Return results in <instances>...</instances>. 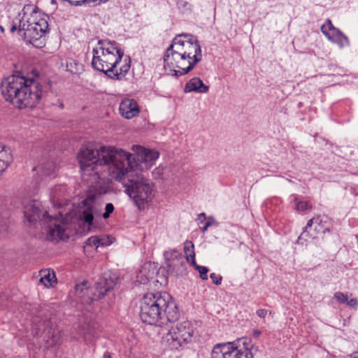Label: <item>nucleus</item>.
Returning <instances> with one entry per match:
<instances>
[{"label":"nucleus","mask_w":358,"mask_h":358,"mask_svg":"<svg viewBox=\"0 0 358 358\" xmlns=\"http://www.w3.org/2000/svg\"><path fill=\"white\" fill-rule=\"evenodd\" d=\"M164 256L166 265L170 271H174L182 263V255L177 250L166 251Z\"/></svg>","instance_id":"a211bd4d"},{"label":"nucleus","mask_w":358,"mask_h":358,"mask_svg":"<svg viewBox=\"0 0 358 358\" xmlns=\"http://www.w3.org/2000/svg\"><path fill=\"white\" fill-rule=\"evenodd\" d=\"M204 226L207 227V229L210 227V225L206 222L204 223Z\"/></svg>","instance_id":"37998d69"},{"label":"nucleus","mask_w":358,"mask_h":358,"mask_svg":"<svg viewBox=\"0 0 358 358\" xmlns=\"http://www.w3.org/2000/svg\"><path fill=\"white\" fill-rule=\"evenodd\" d=\"M90 247H94L95 249L99 248V240L97 236H91L87 239L86 244L84 246V250H86Z\"/></svg>","instance_id":"c85d7f7f"},{"label":"nucleus","mask_w":358,"mask_h":358,"mask_svg":"<svg viewBox=\"0 0 358 358\" xmlns=\"http://www.w3.org/2000/svg\"><path fill=\"white\" fill-rule=\"evenodd\" d=\"M59 216H60L61 217H62V216H63L62 212L59 211Z\"/></svg>","instance_id":"a18cd8bd"},{"label":"nucleus","mask_w":358,"mask_h":358,"mask_svg":"<svg viewBox=\"0 0 358 358\" xmlns=\"http://www.w3.org/2000/svg\"><path fill=\"white\" fill-rule=\"evenodd\" d=\"M117 277L115 274H104L96 282L94 291L90 289L86 282L76 285L75 291L77 296L83 303H90L97 301L110 291L116 285Z\"/></svg>","instance_id":"6e6552de"},{"label":"nucleus","mask_w":358,"mask_h":358,"mask_svg":"<svg viewBox=\"0 0 358 358\" xmlns=\"http://www.w3.org/2000/svg\"><path fill=\"white\" fill-rule=\"evenodd\" d=\"M113 238L107 235L98 236L99 247H103L110 245L113 242Z\"/></svg>","instance_id":"cd10ccee"},{"label":"nucleus","mask_w":358,"mask_h":358,"mask_svg":"<svg viewBox=\"0 0 358 358\" xmlns=\"http://www.w3.org/2000/svg\"><path fill=\"white\" fill-rule=\"evenodd\" d=\"M334 298L340 303H346L348 299V295L341 292H337L334 294Z\"/></svg>","instance_id":"7c9ffc66"},{"label":"nucleus","mask_w":358,"mask_h":358,"mask_svg":"<svg viewBox=\"0 0 358 358\" xmlns=\"http://www.w3.org/2000/svg\"><path fill=\"white\" fill-rule=\"evenodd\" d=\"M39 282L44 287H53L57 284V278L53 270L50 268L41 270L39 272Z\"/></svg>","instance_id":"4be33fe9"},{"label":"nucleus","mask_w":358,"mask_h":358,"mask_svg":"<svg viewBox=\"0 0 358 358\" xmlns=\"http://www.w3.org/2000/svg\"><path fill=\"white\" fill-rule=\"evenodd\" d=\"M0 29L1 31V32H4V28L2 27V26H0Z\"/></svg>","instance_id":"c03bdc74"},{"label":"nucleus","mask_w":358,"mask_h":358,"mask_svg":"<svg viewBox=\"0 0 358 358\" xmlns=\"http://www.w3.org/2000/svg\"><path fill=\"white\" fill-rule=\"evenodd\" d=\"M158 271L157 265L152 262H145L136 274V282L145 285L154 278Z\"/></svg>","instance_id":"f3484780"},{"label":"nucleus","mask_w":358,"mask_h":358,"mask_svg":"<svg viewBox=\"0 0 358 358\" xmlns=\"http://www.w3.org/2000/svg\"><path fill=\"white\" fill-rule=\"evenodd\" d=\"M81 334L86 343H92L96 336L95 324L94 323L87 324L83 328Z\"/></svg>","instance_id":"b1692460"},{"label":"nucleus","mask_w":358,"mask_h":358,"mask_svg":"<svg viewBox=\"0 0 358 358\" xmlns=\"http://www.w3.org/2000/svg\"><path fill=\"white\" fill-rule=\"evenodd\" d=\"M347 358H358V350L347 356Z\"/></svg>","instance_id":"4c0bfd02"},{"label":"nucleus","mask_w":358,"mask_h":358,"mask_svg":"<svg viewBox=\"0 0 358 358\" xmlns=\"http://www.w3.org/2000/svg\"><path fill=\"white\" fill-rule=\"evenodd\" d=\"M199 220H201V222H203L206 220V215H205V213H202L201 214L199 215Z\"/></svg>","instance_id":"58836bf2"},{"label":"nucleus","mask_w":358,"mask_h":358,"mask_svg":"<svg viewBox=\"0 0 358 358\" xmlns=\"http://www.w3.org/2000/svg\"><path fill=\"white\" fill-rule=\"evenodd\" d=\"M48 16L38 12L35 7L26 5L13 22L10 32L17 30L18 35L34 47L45 45V34L49 31Z\"/></svg>","instance_id":"423d86ee"},{"label":"nucleus","mask_w":358,"mask_h":358,"mask_svg":"<svg viewBox=\"0 0 358 358\" xmlns=\"http://www.w3.org/2000/svg\"><path fill=\"white\" fill-rule=\"evenodd\" d=\"M108 0H83V1H71V0H69V3L72 5V6H81L82 4H83L85 2H87V3H101V2H106Z\"/></svg>","instance_id":"c756f323"},{"label":"nucleus","mask_w":358,"mask_h":358,"mask_svg":"<svg viewBox=\"0 0 358 358\" xmlns=\"http://www.w3.org/2000/svg\"><path fill=\"white\" fill-rule=\"evenodd\" d=\"M124 57L120 44L108 40L99 41L93 49L92 65L113 79L120 80L130 69V58Z\"/></svg>","instance_id":"7ed1b4c3"},{"label":"nucleus","mask_w":358,"mask_h":358,"mask_svg":"<svg viewBox=\"0 0 358 358\" xmlns=\"http://www.w3.org/2000/svg\"><path fill=\"white\" fill-rule=\"evenodd\" d=\"M1 91L6 101L19 108L35 107L43 94L38 81L17 75L8 76L2 81Z\"/></svg>","instance_id":"39448f33"},{"label":"nucleus","mask_w":358,"mask_h":358,"mask_svg":"<svg viewBox=\"0 0 358 358\" xmlns=\"http://www.w3.org/2000/svg\"><path fill=\"white\" fill-rule=\"evenodd\" d=\"M269 314H270L271 315H272V316H273V315H274V312H273V311H269Z\"/></svg>","instance_id":"49530a36"},{"label":"nucleus","mask_w":358,"mask_h":358,"mask_svg":"<svg viewBox=\"0 0 358 358\" xmlns=\"http://www.w3.org/2000/svg\"><path fill=\"white\" fill-rule=\"evenodd\" d=\"M201 59V48L197 38L191 34H179L173 39L164 54V68L176 76H182L189 72Z\"/></svg>","instance_id":"f03ea898"},{"label":"nucleus","mask_w":358,"mask_h":358,"mask_svg":"<svg viewBox=\"0 0 358 358\" xmlns=\"http://www.w3.org/2000/svg\"><path fill=\"white\" fill-rule=\"evenodd\" d=\"M193 335V328L189 321L178 322L171 327L164 337V342L171 350H178L189 343Z\"/></svg>","instance_id":"1a4fd4ad"},{"label":"nucleus","mask_w":358,"mask_h":358,"mask_svg":"<svg viewBox=\"0 0 358 358\" xmlns=\"http://www.w3.org/2000/svg\"><path fill=\"white\" fill-rule=\"evenodd\" d=\"M196 268L199 271V273L200 274V277L202 280L208 279L207 273L208 272V269L206 267L197 265V266H196Z\"/></svg>","instance_id":"2f4dec72"},{"label":"nucleus","mask_w":358,"mask_h":358,"mask_svg":"<svg viewBox=\"0 0 358 358\" xmlns=\"http://www.w3.org/2000/svg\"><path fill=\"white\" fill-rule=\"evenodd\" d=\"M66 70L71 73H80L83 71V65L77 61L70 59L66 62Z\"/></svg>","instance_id":"a878e982"},{"label":"nucleus","mask_w":358,"mask_h":358,"mask_svg":"<svg viewBox=\"0 0 358 358\" xmlns=\"http://www.w3.org/2000/svg\"><path fill=\"white\" fill-rule=\"evenodd\" d=\"M66 188L63 185H58L52 189L50 200L55 207L62 208L66 203Z\"/></svg>","instance_id":"6ab92c4d"},{"label":"nucleus","mask_w":358,"mask_h":358,"mask_svg":"<svg viewBox=\"0 0 358 358\" xmlns=\"http://www.w3.org/2000/svg\"><path fill=\"white\" fill-rule=\"evenodd\" d=\"M99 211V203L94 196H87L82 203L79 209V217L89 226L92 225L94 216Z\"/></svg>","instance_id":"2eb2a0df"},{"label":"nucleus","mask_w":358,"mask_h":358,"mask_svg":"<svg viewBox=\"0 0 358 358\" xmlns=\"http://www.w3.org/2000/svg\"><path fill=\"white\" fill-rule=\"evenodd\" d=\"M41 204L38 201L33 200L27 203L24 206V217L29 224L34 223L40 220L46 225L48 238L53 240L64 239L68 238L66 234L67 224L63 219L52 217L45 211L41 216Z\"/></svg>","instance_id":"0eeeda50"},{"label":"nucleus","mask_w":358,"mask_h":358,"mask_svg":"<svg viewBox=\"0 0 358 358\" xmlns=\"http://www.w3.org/2000/svg\"><path fill=\"white\" fill-rule=\"evenodd\" d=\"M131 150L136 156L132 157V155L128 152L130 155L129 161L134 169L140 173L152 167L159 157V152L157 150L146 148L141 145H134Z\"/></svg>","instance_id":"9b49d317"},{"label":"nucleus","mask_w":358,"mask_h":358,"mask_svg":"<svg viewBox=\"0 0 358 358\" xmlns=\"http://www.w3.org/2000/svg\"><path fill=\"white\" fill-rule=\"evenodd\" d=\"M103 358H111V357L108 352H106L104 353Z\"/></svg>","instance_id":"a19ab883"},{"label":"nucleus","mask_w":358,"mask_h":358,"mask_svg":"<svg viewBox=\"0 0 358 358\" xmlns=\"http://www.w3.org/2000/svg\"><path fill=\"white\" fill-rule=\"evenodd\" d=\"M36 171L43 176L55 178L57 170L55 162L52 160H46L35 168Z\"/></svg>","instance_id":"412c9836"},{"label":"nucleus","mask_w":358,"mask_h":358,"mask_svg":"<svg viewBox=\"0 0 358 358\" xmlns=\"http://www.w3.org/2000/svg\"><path fill=\"white\" fill-rule=\"evenodd\" d=\"M321 31L329 41L336 44L340 48L349 46L350 44L348 36L335 27L329 19H327L322 25Z\"/></svg>","instance_id":"4468645a"},{"label":"nucleus","mask_w":358,"mask_h":358,"mask_svg":"<svg viewBox=\"0 0 358 358\" xmlns=\"http://www.w3.org/2000/svg\"><path fill=\"white\" fill-rule=\"evenodd\" d=\"M114 211V206L112 203H108L106 205L105 213L103 214V217L107 219L110 217V214Z\"/></svg>","instance_id":"473e14b6"},{"label":"nucleus","mask_w":358,"mask_h":358,"mask_svg":"<svg viewBox=\"0 0 358 358\" xmlns=\"http://www.w3.org/2000/svg\"><path fill=\"white\" fill-rule=\"evenodd\" d=\"M119 111L124 118L129 120L138 115L140 108L136 100L125 98L120 103Z\"/></svg>","instance_id":"dca6fc26"},{"label":"nucleus","mask_w":358,"mask_h":358,"mask_svg":"<svg viewBox=\"0 0 358 358\" xmlns=\"http://www.w3.org/2000/svg\"><path fill=\"white\" fill-rule=\"evenodd\" d=\"M358 301L356 298L351 297L348 298L346 304L352 308H355L357 306Z\"/></svg>","instance_id":"f704fd0d"},{"label":"nucleus","mask_w":358,"mask_h":358,"mask_svg":"<svg viewBox=\"0 0 358 358\" xmlns=\"http://www.w3.org/2000/svg\"><path fill=\"white\" fill-rule=\"evenodd\" d=\"M211 356L212 358H253L249 344L241 341L215 345Z\"/></svg>","instance_id":"9d476101"},{"label":"nucleus","mask_w":358,"mask_h":358,"mask_svg":"<svg viewBox=\"0 0 358 358\" xmlns=\"http://www.w3.org/2000/svg\"><path fill=\"white\" fill-rule=\"evenodd\" d=\"M330 227L331 222L327 216L314 217L308 222L298 238V242L303 243V241H307L308 238H315L317 235L329 231Z\"/></svg>","instance_id":"f8f14e48"},{"label":"nucleus","mask_w":358,"mask_h":358,"mask_svg":"<svg viewBox=\"0 0 358 358\" xmlns=\"http://www.w3.org/2000/svg\"><path fill=\"white\" fill-rule=\"evenodd\" d=\"M295 209L297 211H306L312 208L311 204L308 201H299L296 198L294 199Z\"/></svg>","instance_id":"bb28decb"},{"label":"nucleus","mask_w":358,"mask_h":358,"mask_svg":"<svg viewBox=\"0 0 358 358\" xmlns=\"http://www.w3.org/2000/svg\"><path fill=\"white\" fill-rule=\"evenodd\" d=\"M260 334H261L260 331H259V330H254L253 331V335H254L255 337H259Z\"/></svg>","instance_id":"ea45409f"},{"label":"nucleus","mask_w":358,"mask_h":358,"mask_svg":"<svg viewBox=\"0 0 358 358\" xmlns=\"http://www.w3.org/2000/svg\"><path fill=\"white\" fill-rule=\"evenodd\" d=\"M210 226L211 225V222L210 221L206 222Z\"/></svg>","instance_id":"de8ad7c7"},{"label":"nucleus","mask_w":358,"mask_h":358,"mask_svg":"<svg viewBox=\"0 0 358 358\" xmlns=\"http://www.w3.org/2000/svg\"><path fill=\"white\" fill-rule=\"evenodd\" d=\"M183 250L187 261L190 262L192 264H195V252L193 243L190 241H186L184 243Z\"/></svg>","instance_id":"393cba45"},{"label":"nucleus","mask_w":358,"mask_h":358,"mask_svg":"<svg viewBox=\"0 0 358 358\" xmlns=\"http://www.w3.org/2000/svg\"><path fill=\"white\" fill-rule=\"evenodd\" d=\"M13 161V156L8 148L0 145V175L3 173Z\"/></svg>","instance_id":"5701e85b"},{"label":"nucleus","mask_w":358,"mask_h":358,"mask_svg":"<svg viewBox=\"0 0 358 358\" xmlns=\"http://www.w3.org/2000/svg\"><path fill=\"white\" fill-rule=\"evenodd\" d=\"M210 278L213 280V282L217 285H220L222 282V277L220 275L213 273L210 275Z\"/></svg>","instance_id":"72a5a7b5"},{"label":"nucleus","mask_w":358,"mask_h":358,"mask_svg":"<svg viewBox=\"0 0 358 358\" xmlns=\"http://www.w3.org/2000/svg\"><path fill=\"white\" fill-rule=\"evenodd\" d=\"M139 315L143 322L164 326L179 317V312L172 296L166 293H147L139 302Z\"/></svg>","instance_id":"20e7f679"},{"label":"nucleus","mask_w":358,"mask_h":358,"mask_svg":"<svg viewBox=\"0 0 358 358\" xmlns=\"http://www.w3.org/2000/svg\"><path fill=\"white\" fill-rule=\"evenodd\" d=\"M34 322L36 324V330H33V334L37 336L42 331L41 336L45 342V348H48L57 345L59 343V331L52 327L47 328L49 326L50 321L44 320L41 323L38 319H35Z\"/></svg>","instance_id":"ddd939ff"},{"label":"nucleus","mask_w":358,"mask_h":358,"mask_svg":"<svg viewBox=\"0 0 358 358\" xmlns=\"http://www.w3.org/2000/svg\"><path fill=\"white\" fill-rule=\"evenodd\" d=\"M209 90V87L204 85L203 81L199 78H193L190 79L185 86V92H197V93H207Z\"/></svg>","instance_id":"aec40b11"},{"label":"nucleus","mask_w":358,"mask_h":358,"mask_svg":"<svg viewBox=\"0 0 358 358\" xmlns=\"http://www.w3.org/2000/svg\"><path fill=\"white\" fill-rule=\"evenodd\" d=\"M268 311L266 309H258L256 311V314L257 315L258 317L261 318H264L268 314Z\"/></svg>","instance_id":"c9c22d12"},{"label":"nucleus","mask_w":358,"mask_h":358,"mask_svg":"<svg viewBox=\"0 0 358 358\" xmlns=\"http://www.w3.org/2000/svg\"><path fill=\"white\" fill-rule=\"evenodd\" d=\"M162 169L160 167H158V168H156L153 171H152V175L155 178H160L162 172Z\"/></svg>","instance_id":"e433bc0d"},{"label":"nucleus","mask_w":358,"mask_h":358,"mask_svg":"<svg viewBox=\"0 0 358 358\" xmlns=\"http://www.w3.org/2000/svg\"><path fill=\"white\" fill-rule=\"evenodd\" d=\"M207 229H208L207 227L203 226V227L202 228L201 230H202L203 232H205L206 231H207Z\"/></svg>","instance_id":"79ce46f5"},{"label":"nucleus","mask_w":358,"mask_h":358,"mask_svg":"<svg viewBox=\"0 0 358 358\" xmlns=\"http://www.w3.org/2000/svg\"><path fill=\"white\" fill-rule=\"evenodd\" d=\"M129 154L122 148L101 146L94 148L87 145L80 149L78 159L82 180L92 187L101 185L107 173L111 179L122 184L125 192L139 210L144 209L154 198L152 182L136 172L129 161Z\"/></svg>","instance_id":"f257e3e1"}]
</instances>
